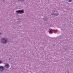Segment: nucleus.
<instances>
[{
  "label": "nucleus",
  "instance_id": "f257e3e1",
  "mask_svg": "<svg viewBox=\"0 0 73 73\" xmlns=\"http://www.w3.org/2000/svg\"><path fill=\"white\" fill-rule=\"evenodd\" d=\"M2 42L3 44L7 43V38H3L2 39Z\"/></svg>",
  "mask_w": 73,
  "mask_h": 73
},
{
  "label": "nucleus",
  "instance_id": "f03ea898",
  "mask_svg": "<svg viewBox=\"0 0 73 73\" xmlns=\"http://www.w3.org/2000/svg\"><path fill=\"white\" fill-rule=\"evenodd\" d=\"M16 12H17V13H24V11L21 10H19L16 11Z\"/></svg>",
  "mask_w": 73,
  "mask_h": 73
},
{
  "label": "nucleus",
  "instance_id": "7ed1b4c3",
  "mask_svg": "<svg viewBox=\"0 0 73 73\" xmlns=\"http://www.w3.org/2000/svg\"><path fill=\"white\" fill-rule=\"evenodd\" d=\"M5 67L6 68H8L9 67V65L8 64H5Z\"/></svg>",
  "mask_w": 73,
  "mask_h": 73
},
{
  "label": "nucleus",
  "instance_id": "20e7f679",
  "mask_svg": "<svg viewBox=\"0 0 73 73\" xmlns=\"http://www.w3.org/2000/svg\"><path fill=\"white\" fill-rule=\"evenodd\" d=\"M54 13H55V14H54V15L55 16H58V12H57V11H55L54 12Z\"/></svg>",
  "mask_w": 73,
  "mask_h": 73
},
{
  "label": "nucleus",
  "instance_id": "39448f33",
  "mask_svg": "<svg viewBox=\"0 0 73 73\" xmlns=\"http://www.w3.org/2000/svg\"><path fill=\"white\" fill-rule=\"evenodd\" d=\"M3 68H4V67L0 66V71L2 70L3 69Z\"/></svg>",
  "mask_w": 73,
  "mask_h": 73
},
{
  "label": "nucleus",
  "instance_id": "423d86ee",
  "mask_svg": "<svg viewBox=\"0 0 73 73\" xmlns=\"http://www.w3.org/2000/svg\"><path fill=\"white\" fill-rule=\"evenodd\" d=\"M44 21H46L47 20L46 18H44Z\"/></svg>",
  "mask_w": 73,
  "mask_h": 73
},
{
  "label": "nucleus",
  "instance_id": "0eeeda50",
  "mask_svg": "<svg viewBox=\"0 0 73 73\" xmlns=\"http://www.w3.org/2000/svg\"><path fill=\"white\" fill-rule=\"evenodd\" d=\"M72 0H69L68 1L69 2H72Z\"/></svg>",
  "mask_w": 73,
  "mask_h": 73
},
{
  "label": "nucleus",
  "instance_id": "6e6552de",
  "mask_svg": "<svg viewBox=\"0 0 73 73\" xmlns=\"http://www.w3.org/2000/svg\"><path fill=\"white\" fill-rule=\"evenodd\" d=\"M51 31H52V29H50V32H51Z\"/></svg>",
  "mask_w": 73,
  "mask_h": 73
},
{
  "label": "nucleus",
  "instance_id": "1a4fd4ad",
  "mask_svg": "<svg viewBox=\"0 0 73 73\" xmlns=\"http://www.w3.org/2000/svg\"><path fill=\"white\" fill-rule=\"evenodd\" d=\"M2 63V61H0V64H1Z\"/></svg>",
  "mask_w": 73,
  "mask_h": 73
},
{
  "label": "nucleus",
  "instance_id": "9d476101",
  "mask_svg": "<svg viewBox=\"0 0 73 73\" xmlns=\"http://www.w3.org/2000/svg\"><path fill=\"white\" fill-rule=\"evenodd\" d=\"M2 1H5V0H2Z\"/></svg>",
  "mask_w": 73,
  "mask_h": 73
},
{
  "label": "nucleus",
  "instance_id": "9b49d317",
  "mask_svg": "<svg viewBox=\"0 0 73 73\" xmlns=\"http://www.w3.org/2000/svg\"><path fill=\"white\" fill-rule=\"evenodd\" d=\"M0 35H1V33H0Z\"/></svg>",
  "mask_w": 73,
  "mask_h": 73
},
{
  "label": "nucleus",
  "instance_id": "f8f14e48",
  "mask_svg": "<svg viewBox=\"0 0 73 73\" xmlns=\"http://www.w3.org/2000/svg\"><path fill=\"white\" fill-rule=\"evenodd\" d=\"M23 0V1H24V0Z\"/></svg>",
  "mask_w": 73,
  "mask_h": 73
},
{
  "label": "nucleus",
  "instance_id": "ddd939ff",
  "mask_svg": "<svg viewBox=\"0 0 73 73\" xmlns=\"http://www.w3.org/2000/svg\"><path fill=\"white\" fill-rule=\"evenodd\" d=\"M49 33H50V32H49Z\"/></svg>",
  "mask_w": 73,
  "mask_h": 73
}]
</instances>
